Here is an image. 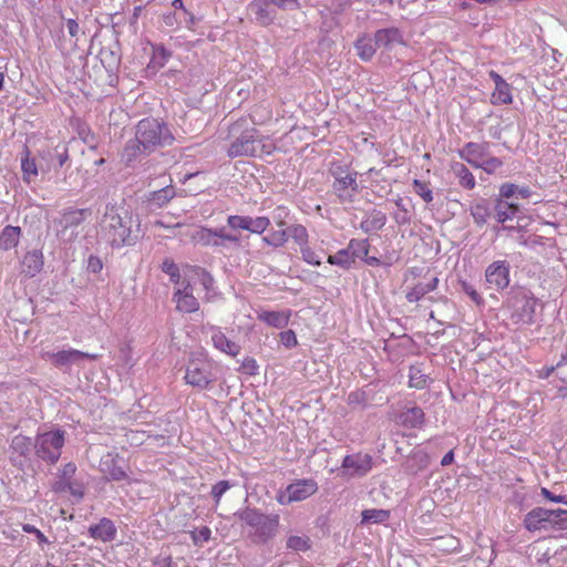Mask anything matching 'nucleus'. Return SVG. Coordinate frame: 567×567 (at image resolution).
<instances>
[{"label": "nucleus", "instance_id": "obj_40", "mask_svg": "<svg viewBox=\"0 0 567 567\" xmlns=\"http://www.w3.org/2000/svg\"><path fill=\"white\" fill-rule=\"evenodd\" d=\"M214 230L218 248H228L229 244L239 245V235L228 231L225 227L216 228Z\"/></svg>", "mask_w": 567, "mask_h": 567}, {"label": "nucleus", "instance_id": "obj_46", "mask_svg": "<svg viewBox=\"0 0 567 567\" xmlns=\"http://www.w3.org/2000/svg\"><path fill=\"white\" fill-rule=\"evenodd\" d=\"M328 262L348 269L354 261L352 256L350 255L349 249L346 248L337 251L334 255H330L328 257Z\"/></svg>", "mask_w": 567, "mask_h": 567}, {"label": "nucleus", "instance_id": "obj_43", "mask_svg": "<svg viewBox=\"0 0 567 567\" xmlns=\"http://www.w3.org/2000/svg\"><path fill=\"white\" fill-rule=\"evenodd\" d=\"M369 241L368 239H351L348 249L350 251V255L352 256L353 260L355 258H363L367 257L369 254Z\"/></svg>", "mask_w": 567, "mask_h": 567}, {"label": "nucleus", "instance_id": "obj_38", "mask_svg": "<svg viewBox=\"0 0 567 567\" xmlns=\"http://www.w3.org/2000/svg\"><path fill=\"white\" fill-rule=\"evenodd\" d=\"M549 530L567 529V509H547Z\"/></svg>", "mask_w": 567, "mask_h": 567}, {"label": "nucleus", "instance_id": "obj_54", "mask_svg": "<svg viewBox=\"0 0 567 567\" xmlns=\"http://www.w3.org/2000/svg\"><path fill=\"white\" fill-rule=\"evenodd\" d=\"M229 481H219L212 487V496L215 499L216 504H219L223 495L233 486Z\"/></svg>", "mask_w": 567, "mask_h": 567}, {"label": "nucleus", "instance_id": "obj_32", "mask_svg": "<svg viewBox=\"0 0 567 567\" xmlns=\"http://www.w3.org/2000/svg\"><path fill=\"white\" fill-rule=\"evenodd\" d=\"M453 174L458 179V184L465 189H473L476 186V181L471 171L460 162L452 164L451 166Z\"/></svg>", "mask_w": 567, "mask_h": 567}, {"label": "nucleus", "instance_id": "obj_30", "mask_svg": "<svg viewBox=\"0 0 567 567\" xmlns=\"http://www.w3.org/2000/svg\"><path fill=\"white\" fill-rule=\"evenodd\" d=\"M290 318V311H262L258 319L274 328H285Z\"/></svg>", "mask_w": 567, "mask_h": 567}, {"label": "nucleus", "instance_id": "obj_57", "mask_svg": "<svg viewBox=\"0 0 567 567\" xmlns=\"http://www.w3.org/2000/svg\"><path fill=\"white\" fill-rule=\"evenodd\" d=\"M461 289L464 293H466L476 305L483 302L481 295L476 291V289L467 281H460Z\"/></svg>", "mask_w": 567, "mask_h": 567}, {"label": "nucleus", "instance_id": "obj_49", "mask_svg": "<svg viewBox=\"0 0 567 567\" xmlns=\"http://www.w3.org/2000/svg\"><path fill=\"white\" fill-rule=\"evenodd\" d=\"M427 377L422 373L417 367H411L409 373V385L415 389H424L426 386Z\"/></svg>", "mask_w": 567, "mask_h": 567}, {"label": "nucleus", "instance_id": "obj_23", "mask_svg": "<svg viewBox=\"0 0 567 567\" xmlns=\"http://www.w3.org/2000/svg\"><path fill=\"white\" fill-rule=\"evenodd\" d=\"M550 520L547 516V509L536 507L526 514L524 518V526L529 532L549 530Z\"/></svg>", "mask_w": 567, "mask_h": 567}, {"label": "nucleus", "instance_id": "obj_34", "mask_svg": "<svg viewBox=\"0 0 567 567\" xmlns=\"http://www.w3.org/2000/svg\"><path fill=\"white\" fill-rule=\"evenodd\" d=\"M21 228L18 226H6L0 234V248L9 250L14 248L20 240Z\"/></svg>", "mask_w": 567, "mask_h": 567}, {"label": "nucleus", "instance_id": "obj_21", "mask_svg": "<svg viewBox=\"0 0 567 567\" xmlns=\"http://www.w3.org/2000/svg\"><path fill=\"white\" fill-rule=\"evenodd\" d=\"M209 332L214 347L219 351L230 357H236L240 352V346L229 340L220 328L212 326Z\"/></svg>", "mask_w": 567, "mask_h": 567}, {"label": "nucleus", "instance_id": "obj_7", "mask_svg": "<svg viewBox=\"0 0 567 567\" xmlns=\"http://www.w3.org/2000/svg\"><path fill=\"white\" fill-rule=\"evenodd\" d=\"M66 441V432L60 427L37 433L33 440V451L37 458L48 465H54Z\"/></svg>", "mask_w": 567, "mask_h": 567}, {"label": "nucleus", "instance_id": "obj_52", "mask_svg": "<svg viewBox=\"0 0 567 567\" xmlns=\"http://www.w3.org/2000/svg\"><path fill=\"white\" fill-rule=\"evenodd\" d=\"M503 166V161L498 157L491 156L489 154L485 157L477 168H482L487 174H494L498 168Z\"/></svg>", "mask_w": 567, "mask_h": 567}, {"label": "nucleus", "instance_id": "obj_35", "mask_svg": "<svg viewBox=\"0 0 567 567\" xmlns=\"http://www.w3.org/2000/svg\"><path fill=\"white\" fill-rule=\"evenodd\" d=\"M359 58L363 61H370L375 53L377 47L374 38L368 35L360 37L354 44Z\"/></svg>", "mask_w": 567, "mask_h": 567}, {"label": "nucleus", "instance_id": "obj_58", "mask_svg": "<svg viewBox=\"0 0 567 567\" xmlns=\"http://www.w3.org/2000/svg\"><path fill=\"white\" fill-rule=\"evenodd\" d=\"M173 8L176 10L175 12L181 13L183 16L184 21L190 25L194 23V16L187 11V9L184 7L183 0H174L172 2Z\"/></svg>", "mask_w": 567, "mask_h": 567}, {"label": "nucleus", "instance_id": "obj_47", "mask_svg": "<svg viewBox=\"0 0 567 567\" xmlns=\"http://www.w3.org/2000/svg\"><path fill=\"white\" fill-rule=\"evenodd\" d=\"M262 241L270 247L278 248L282 247L288 241L287 229L274 230L267 236L262 237Z\"/></svg>", "mask_w": 567, "mask_h": 567}, {"label": "nucleus", "instance_id": "obj_20", "mask_svg": "<svg viewBox=\"0 0 567 567\" xmlns=\"http://www.w3.org/2000/svg\"><path fill=\"white\" fill-rule=\"evenodd\" d=\"M100 470L105 475L107 481H123L127 477L126 472L120 464L116 455L111 453L101 458Z\"/></svg>", "mask_w": 567, "mask_h": 567}, {"label": "nucleus", "instance_id": "obj_62", "mask_svg": "<svg viewBox=\"0 0 567 567\" xmlns=\"http://www.w3.org/2000/svg\"><path fill=\"white\" fill-rule=\"evenodd\" d=\"M76 473V465L72 462H69L66 464H64L60 470H59V476H61L62 478H65L68 481H73L74 480V475Z\"/></svg>", "mask_w": 567, "mask_h": 567}, {"label": "nucleus", "instance_id": "obj_37", "mask_svg": "<svg viewBox=\"0 0 567 567\" xmlns=\"http://www.w3.org/2000/svg\"><path fill=\"white\" fill-rule=\"evenodd\" d=\"M190 238L196 244L218 248V244L215 239V230L212 228L199 227L192 234Z\"/></svg>", "mask_w": 567, "mask_h": 567}, {"label": "nucleus", "instance_id": "obj_18", "mask_svg": "<svg viewBox=\"0 0 567 567\" xmlns=\"http://www.w3.org/2000/svg\"><path fill=\"white\" fill-rule=\"evenodd\" d=\"M90 537L102 543H111L115 540L117 536V528L113 520L103 517L99 523L93 524L87 530Z\"/></svg>", "mask_w": 567, "mask_h": 567}, {"label": "nucleus", "instance_id": "obj_26", "mask_svg": "<svg viewBox=\"0 0 567 567\" xmlns=\"http://www.w3.org/2000/svg\"><path fill=\"white\" fill-rule=\"evenodd\" d=\"M491 207L489 203L485 198H480L474 200L470 205V214L474 220V223L482 227L485 225L491 216Z\"/></svg>", "mask_w": 567, "mask_h": 567}, {"label": "nucleus", "instance_id": "obj_28", "mask_svg": "<svg viewBox=\"0 0 567 567\" xmlns=\"http://www.w3.org/2000/svg\"><path fill=\"white\" fill-rule=\"evenodd\" d=\"M518 209L517 204L508 203L501 197L495 202L494 217L498 223L504 224L505 221L513 219L518 213Z\"/></svg>", "mask_w": 567, "mask_h": 567}, {"label": "nucleus", "instance_id": "obj_1", "mask_svg": "<svg viewBox=\"0 0 567 567\" xmlns=\"http://www.w3.org/2000/svg\"><path fill=\"white\" fill-rule=\"evenodd\" d=\"M102 237L113 247L122 248L136 243L140 220L124 206L107 204L100 221Z\"/></svg>", "mask_w": 567, "mask_h": 567}, {"label": "nucleus", "instance_id": "obj_44", "mask_svg": "<svg viewBox=\"0 0 567 567\" xmlns=\"http://www.w3.org/2000/svg\"><path fill=\"white\" fill-rule=\"evenodd\" d=\"M286 547L293 551H307L310 548V538L305 535H290L286 540Z\"/></svg>", "mask_w": 567, "mask_h": 567}, {"label": "nucleus", "instance_id": "obj_50", "mask_svg": "<svg viewBox=\"0 0 567 567\" xmlns=\"http://www.w3.org/2000/svg\"><path fill=\"white\" fill-rule=\"evenodd\" d=\"M270 226V219L266 216H249L248 231L261 235Z\"/></svg>", "mask_w": 567, "mask_h": 567}, {"label": "nucleus", "instance_id": "obj_2", "mask_svg": "<svg viewBox=\"0 0 567 567\" xmlns=\"http://www.w3.org/2000/svg\"><path fill=\"white\" fill-rule=\"evenodd\" d=\"M234 515L240 522L247 539L255 545L268 544L279 532V514H266L257 507L247 506L238 509Z\"/></svg>", "mask_w": 567, "mask_h": 567}, {"label": "nucleus", "instance_id": "obj_15", "mask_svg": "<svg viewBox=\"0 0 567 567\" xmlns=\"http://www.w3.org/2000/svg\"><path fill=\"white\" fill-rule=\"evenodd\" d=\"M47 358L54 367L64 369L70 368L73 364H80L83 360H97L100 354L83 352L70 348L56 352H48Z\"/></svg>", "mask_w": 567, "mask_h": 567}, {"label": "nucleus", "instance_id": "obj_10", "mask_svg": "<svg viewBox=\"0 0 567 567\" xmlns=\"http://www.w3.org/2000/svg\"><path fill=\"white\" fill-rule=\"evenodd\" d=\"M213 363L205 358H192L187 364L185 381L200 390L208 389L216 380Z\"/></svg>", "mask_w": 567, "mask_h": 567}, {"label": "nucleus", "instance_id": "obj_27", "mask_svg": "<svg viewBox=\"0 0 567 567\" xmlns=\"http://www.w3.org/2000/svg\"><path fill=\"white\" fill-rule=\"evenodd\" d=\"M386 215L383 212L373 209L363 218V220L360 224V228L365 234L380 230L386 224Z\"/></svg>", "mask_w": 567, "mask_h": 567}, {"label": "nucleus", "instance_id": "obj_8", "mask_svg": "<svg viewBox=\"0 0 567 567\" xmlns=\"http://www.w3.org/2000/svg\"><path fill=\"white\" fill-rule=\"evenodd\" d=\"M300 7L299 0H252L248 10L258 24L267 27L275 22L278 10L293 11Z\"/></svg>", "mask_w": 567, "mask_h": 567}, {"label": "nucleus", "instance_id": "obj_19", "mask_svg": "<svg viewBox=\"0 0 567 567\" xmlns=\"http://www.w3.org/2000/svg\"><path fill=\"white\" fill-rule=\"evenodd\" d=\"M173 299L178 311L190 313L199 309V302L194 297V289L190 284L177 289Z\"/></svg>", "mask_w": 567, "mask_h": 567}, {"label": "nucleus", "instance_id": "obj_36", "mask_svg": "<svg viewBox=\"0 0 567 567\" xmlns=\"http://www.w3.org/2000/svg\"><path fill=\"white\" fill-rule=\"evenodd\" d=\"M21 171L23 175V181L30 183L38 176V167L34 158L31 157V152L28 147L23 150L21 156Z\"/></svg>", "mask_w": 567, "mask_h": 567}, {"label": "nucleus", "instance_id": "obj_14", "mask_svg": "<svg viewBox=\"0 0 567 567\" xmlns=\"http://www.w3.org/2000/svg\"><path fill=\"white\" fill-rule=\"evenodd\" d=\"M341 467L350 477H363L373 468V457L362 452L349 454L343 457Z\"/></svg>", "mask_w": 567, "mask_h": 567}, {"label": "nucleus", "instance_id": "obj_22", "mask_svg": "<svg viewBox=\"0 0 567 567\" xmlns=\"http://www.w3.org/2000/svg\"><path fill=\"white\" fill-rule=\"evenodd\" d=\"M394 420L403 427L421 429L424 424L425 415L421 408L412 406L402 411Z\"/></svg>", "mask_w": 567, "mask_h": 567}, {"label": "nucleus", "instance_id": "obj_39", "mask_svg": "<svg viewBox=\"0 0 567 567\" xmlns=\"http://www.w3.org/2000/svg\"><path fill=\"white\" fill-rule=\"evenodd\" d=\"M171 56V52L166 50L163 45H156L153 48V55L147 65L148 70L157 71L163 68Z\"/></svg>", "mask_w": 567, "mask_h": 567}, {"label": "nucleus", "instance_id": "obj_48", "mask_svg": "<svg viewBox=\"0 0 567 567\" xmlns=\"http://www.w3.org/2000/svg\"><path fill=\"white\" fill-rule=\"evenodd\" d=\"M288 231V238H292L293 241L300 246V249L305 246H307L308 243V231L306 227L302 225H292L287 228Z\"/></svg>", "mask_w": 567, "mask_h": 567}, {"label": "nucleus", "instance_id": "obj_6", "mask_svg": "<svg viewBox=\"0 0 567 567\" xmlns=\"http://www.w3.org/2000/svg\"><path fill=\"white\" fill-rule=\"evenodd\" d=\"M135 136L143 145V148L150 153L158 147L171 145L174 141V136L168 126L164 122L153 117L143 118L137 123Z\"/></svg>", "mask_w": 567, "mask_h": 567}, {"label": "nucleus", "instance_id": "obj_64", "mask_svg": "<svg viewBox=\"0 0 567 567\" xmlns=\"http://www.w3.org/2000/svg\"><path fill=\"white\" fill-rule=\"evenodd\" d=\"M163 21L167 27H175L184 21V19L178 12H168L163 14Z\"/></svg>", "mask_w": 567, "mask_h": 567}, {"label": "nucleus", "instance_id": "obj_13", "mask_svg": "<svg viewBox=\"0 0 567 567\" xmlns=\"http://www.w3.org/2000/svg\"><path fill=\"white\" fill-rule=\"evenodd\" d=\"M511 265L507 260H495L485 269V281L488 289L502 291L509 285Z\"/></svg>", "mask_w": 567, "mask_h": 567}, {"label": "nucleus", "instance_id": "obj_16", "mask_svg": "<svg viewBox=\"0 0 567 567\" xmlns=\"http://www.w3.org/2000/svg\"><path fill=\"white\" fill-rule=\"evenodd\" d=\"M161 188L157 190L150 192L145 195L144 203L148 209H158L165 207L175 196L176 190L172 185V178L161 183Z\"/></svg>", "mask_w": 567, "mask_h": 567}, {"label": "nucleus", "instance_id": "obj_55", "mask_svg": "<svg viewBox=\"0 0 567 567\" xmlns=\"http://www.w3.org/2000/svg\"><path fill=\"white\" fill-rule=\"evenodd\" d=\"M68 492L74 498L76 503L81 502L85 494V486L82 482L73 480L69 484Z\"/></svg>", "mask_w": 567, "mask_h": 567}, {"label": "nucleus", "instance_id": "obj_33", "mask_svg": "<svg viewBox=\"0 0 567 567\" xmlns=\"http://www.w3.org/2000/svg\"><path fill=\"white\" fill-rule=\"evenodd\" d=\"M533 192L526 185H517L514 183H504L499 187V197L502 198H512L514 196L520 198H529L532 197Z\"/></svg>", "mask_w": 567, "mask_h": 567}, {"label": "nucleus", "instance_id": "obj_51", "mask_svg": "<svg viewBox=\"0 0 567 567\" xmlns=\"http://www.w3.org/2000/svg\"><path fill=\"white\" fill-rule=\"evenodd\" d=\"M162 270L169 276V279L174 284H178L181 280V272L178 266L172 260L166 258L162 262Z\"/></svg>", "mask_w": 567, "mask_h": 567}, {"label": "nucleus", "instance_id": "obj_29", "mask_svg": "<svg viewBox=\"0 0 567 567\" xmlns=\"http://www.w3.org/2000/svg\"><path fill=\"white\" fill-rule=\"evenodd\" d=\"M144 154H150V152L144 150L143 145L135 137L134 140H130L126 142L122 152V161L127 166H131Z\"/></svg>", "mask_w": 567, "mask_h": 567}, {"label": "nucleus", "instance_id": "obj_31", "mask_svg": "<svg viewBox=\"0 0 567 567\" xmlns=\"http://www.w3.org/2000/svg\"><path fill=\"white\" fill-rule=\"evenodd\" d=\"M503 230L507 231H516L517 236L515 237L516 241L524 247L529 249H535L537 246L544 245V238L538 235H526L523 228L515 226H503Z\"/></svg>", "mask_w": 567, "mask_h": 567}, {"label": "nucleus", "instance_id": "obj_41", "mask_svg": "<svg viewBox=\"0 0 567 567\" xmlns=\"http://www.w3.org/2000/svg\"><path fill=\"white\" fill-rule=\"evenodd\" d=\"M390 512L385 509H365L362 512V523L363 524H380L384 523L389 519Z\"/></svg>", "mask_w": 567, "mask_h": 567}, {"label": "nucleus", "instance_id": "obj_61", "mask_svg": "<svg viewBox=\"0 0 567 567\" xmlns=\"http://www.w3.org/2000/svg\"><path fill=\"white\" fill-rule=\"evenodd\" d=\"M280 341L287 348L291 349L297 346V336L293 330H286L280 333Z\"/></svg>", "mask_w": 567, "mask_h": 567}, {"label": "nucleus", "instance_id": "obj_24", "mask_svg": "<svg viewBox=\"0 0 567 567\" xmlns=\"http://www.w3.org/2000/svg\"><path fill=\"white\" fill-rule=\"evenodd\" d=\"M375 45L379 48L391 49L395 44L403 42V35L398 28L380 29L374 34Z\"/></svg>", "mask_w": 567, "mask_h": 567}, {"label": "nucleus", "instance_id": "obj_60", "mask_svg": "<svg viewBox=\"0 0 567 567\" xmlns=\"http://www.w3.org/2000/svg\"><path fill=\"white\" fill-rule=\"evenodd\" d=\"M22 530L28 534H33V536H35L39 545L42 546V545L49 544V539L47 538V536L40 529H38L35 526H33L31 524H23Z\"/></svg>", "mask_w": 567, "mask_h": 567}, {"label": "nucleus", "instance_id": "obj_12", "mask_svg": "<svg viewBox=\"0 0 567 567\" xmlns=\"http://www.w3.org/2000/svg\"><path fill=\"white\" fill-rule=\"evenodd\" d=\"M33 449V441L22 434L14 435L9 446V458L11 464L19 471L25 472L31 467L30 453Z\"/></svg>", "mask_w": 567, "mask_h": 567}, {"label": "nucleus", "instance_id": "obj_59", "mask_svg": "<svg viewBox=\"0 0 567 567\" xmlns=\"http://www.w3.org/2000/svg\"><path fill=\"white\" fill-rule=\"evenodd\" d=\"M300 250H301L302 259L307 264L312 265V266L321 265V259L319 258L317 252H315L311 248H309L308 246H305Z\"/></svg>", "mask_w": 567, "mask_h": 567}, {"label": "nucleus", "instance_id": "obj_63", "mask_svg": "<svg viewBox=\"0 0 567 567\" xmlns=\"http://www.w3.org/2000/svg\"><path fill=\"white\" fill-rule=\"evenodd\" d=\"M102 268H103V262L100 259V257L91 255L87 258V264H86L87 271L93 272V274H97V272H100L102 270Z\"/></svg>", "mask_w": 567, "mask_h": 567}, {"label": "nucleus", "instance_id": "obj_11", "mask_svg": "<svg viewBox=\"0 0 567 567\" xmlns=\"http://www.w3.org/2000/svg\"><path fill=\"white\" fill-rule=\"evenodd\" d=\"M318 483L313 478H301L290 483L285 489L278 491L276 501L280 505L301 502L318 492Z\"/></svg>", "mask_w": 567, "mask_h": 567}, {"label": "nucleus", "instance_id": "obj_42", "mask_svg": "<svg viewBox=\"0 0 567 567\" xmlns=\"http://www.w3.org/2000/svg\"><path fill=\"white\" fill-rule=\"evenodd\" d=\"M491 101L495 105L512 103L513 97L511 93V85L505 83L503 85L496 86L492 93Z\"/></svg>", "mask_w": 567, "mask_h": 567}, {"label": "nucleus", "instance_id": "obj_56", "mask_svg": "<svg viewBox=\"0 0 567 567\" xmlns=\"http://www.w3.org/2000/svg\"><path fill=\"white\" fill-rule=\"evenodd\" d=\"M427 292L425 286H423V282H419L415 285L411 290L406 292V300L409 302H417L421 300Z\"/></svg>", "mask_w": 567, "mask_h": 567}, {"label": "nucleus", "instance_id": "obj_5", "mask_svg": "<svg viewBox=\"0 0 567 567\" xmlns=\"http://www.w3.org/2000/svg\"><path fill=\"white\" fill-rule=\"evenodd\" d=\"M328 174L333 178L332 192L340 203H353L359 194L358 173L349 166L333 161L330 163Z\"/></svg>", "mask_w": 567, "mask_h": 567}, {"label": "nucleus", "instance_id": "obj_45", "mask_svg": "<svg viewBox=\"0 0 567 567\" xmlns=\"http://www.w3.org/2000/svg\"><path fill=\"white\" fill-rule=\"evenodd\" d=\"M412 186L414 193L419 195L426 204L433 202L434 195L430 183L415 178L412 182Z\"/></svg>", "mask_w": 567, "mask_h": 567}, {"label": "nucleus", "instance_id": "obj_3", "mask_svg": "<svg viewBox=\"0 0 567 567\" xmlns=\"http://www.w3.org/2000/svg\"><path fill=\"white\" fill-rule=\"evenodd\" d=\"M248 122L240 118L229 127V135L234 137L227 154L229 157L259 156L271 154L275 150L272 143L264 142L255 127H247Z\"/></svg>", "mask_w": 567, "mask_h": 567}, {"label": "nucleus", "instance_id": "obj_25", "mask_svg": "<svg viewBox=\"0 0 567 567\" xmlns=\"http://www.w3.org/2000/svg\"><path fill=\"white\" fill-rule=\"evenodd\" d=\"M43 268V254L40 250L28 251L22 260V272L32 278Z\"/></svg>", "mask_w": 567, "mask_h": 567}, {"label": "nucleus", "instance_id": "obj_4", "mask_svg": "<svg viewBox=\"0 0 567 567\" xmlns=\"http://www.w3.org/2000/svg\"><path fill=\"white\" fill-rule=\"evenodd\" d=\"M538 300L524 288L512 289L505 299L504 309L508 312L511 322L517 327L530 326L535 322Z\"/></svg>", "mask_w": 567, "mask_h": 567}, {"label": "nucleus", "instance_id": "obj_17", "mask_svg": "<svg viewBox=\"0 0 567 567\" xmlns=\"http://www.w3.org/2000/svg\"><path fill=\"white\" fill-rule=\"evenodd\" d=\"M489 146L488 142H468L460 148L457 153L461 159L467 162L474 168H477L478 164L489 154Z\"/></svg>", "mask_w": 567, "mask_h": 567}, {"label": "nucleus", "instance_id": "obj_53", "mask_svg": "<svg viewBox=\"0 0 567 567\" xmlns=\"http://www.w3.org/2000/svg\"><path fill=\"white\" fill-rule=\"evenodd\" d=\"M249 216L244 215H229L227 217V226L233 229L248 230Z\"/></svg>", "mask_w": 567, "mask_h": 567}, {"label": "nucleus", "instance_id": "obj_9", "mask_svg": "<svg viewBox=\"0 0 567 567\" xmlns=\"http://www.w3.org/2000/svg\"><path fill=\"white\" fill-rule=\"evenodd\" d=\"M91 215L89 209L69 208L61 213L59 218L53 220L55 236L64 241L71 243L79 236L80 225Z\"/></svg>", "mask_w": 567, "mask_h": 567}]
</instances>
